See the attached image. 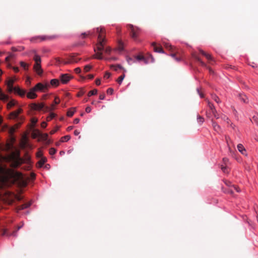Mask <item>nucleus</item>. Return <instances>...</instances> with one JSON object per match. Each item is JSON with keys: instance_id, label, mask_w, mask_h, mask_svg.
<instances>
[{"instance_id": "obj_39", "label": "nucleus", "mask_w": 258, "mask_h": 258, "mask_svg": "<svg viewBox=\"0 0 258 258\" xmlns=\"http://www.w3.org/2000/svg\"><path fill=\"white\" fill-rule=\"evenodd\" d=\"M85 93V90L84 89L82 88L80 90V91L78 92L77 94V96L81 97L83 96Z\"/></svg>"}, {"instance_id": "obj_13", "label": "nucleus", "mask_w": 258, "mask_h": 258, "mask_svg": "<svg viewBox=\"0 0 258 258\" xmlns=\"http://www.w3.org/2000/svg\"><path fill=\"white\" fill-rule=\"evenodd\" d=\"M151 45L153 47V49L155 52L164 53V51L162 47L160 45L157 46L156 42H152Z\"/></svg>"}, {"instance_id": "obj_9", "label": "nucleus", "mask_w": 258, "mask_h": 258, "mask_svg": "<svg viewBox=\"0 0 258 258\" xmlns=\"http://www.w3.org/2000/svg\"><path fill=\"white\" fill-rule=\"evenodd\" d=\"M72 78V76L68 74H62L59 77L60 82L62 84H67Z\"/></svg>"}, {"instance_id": "obj_40", "label": "nucleus", "mask_w": 258, "mask_h": 258, "mask_svg": "<svg viewBox=\"0 0 258 258\" xmlns=\"http://www.w3.org/2000/svg\"><path fill=\"white\" fill-rule=\"evenodd\" d=\"M56 114L53 113V112H51L50 113V115L49 116H48L47 118V121H49L51 119H53V118H54L55 116H56Z\"/></svg>"}, {"instance_id": "obj_24", "label": "nucleus", "mask_w": 258, "mask_h": 258, "mask_svg": "<svg viewBox=\"0 0 258 258\" xmlns=\"http://www.w3.org/2000/svg\"><path fill=\"white\" fill-rule=\"evenodd\" d=\"M136 59L138 61H143L145 63H148L147 59L143 55H139L136 56Z\"/></svg>"}, {"instance_id": "obj_19", "label": "nucleus", "mask_w": 258, "mask_h": 258, "mask_svg": "<svg viewBox=\"0 0 258 258\" xmlns=\"http://www.w3.org/2000/svg\"><path fill=\"white\" fill-rule=\"evenodd\" d=\"M237 149L239 151V152H240L243 155H245V156L247 155L246 151L244 147H243V146L242 144H239L237 145Z\"/></svg>"}, {"instance_id": "obj_35", "label": "nucleus", "mask_w": 258, "mask_h": 258, "mask_svg": "<svg viewBox=\"0 0 258 258\" xmlns=\"http://www.w3.org/2000/svg\"><path fill=\"white\" fill-rule=\"evenodd\" d=\"M97 93V89H94L93 90H91L89 91L88 93V96L90 97L92 95H96Z\"/></svg>"}, {"instance_id": "obj_8", "label": "nucleus", "mask_w": 258, "mask_h": 258, "mask_svg": "<svg viewBox=\"0 0 258 258\" xmlns=\"http://www.w3.org/2000/svg\"><path fill=\"white\" fill-rule=\"evenodd\" d=\"M48 86L49 85L47 84L44 85L41 83H37L33 88L35 89L36 91H40L45 92L48 90Z\"/></svg>"}, {"instance_id": "obj_22", "label": "nucleus", "mask_w": 258, "mask_h": 258, "mask_svg": "<svg viewBox=\"0 0 258 258\" xmlns=\"http://www.w3.org/2000/svg\"><path fill=\"white\" fill-rule=\"evenodd\" d=\"M200 52L204 56H205L209 60L212 61L213 60V57L211 56V55L207 53L205 51H204L203 50L200 49H199Z\"/></svg>"}, {"instance_id": "obj_46", "label": "nucleus", "mask_w": 258, "mask_h": 258, "mask_svg": "<svg viewBox=\"0 0 258 258\" xmlns=\"http://www.w3.org/2000/svg\"><path fill=\"white\" fill-rule=\"evenodd\" d=\"M104 49L105 53H106L107 54H109L111 51V49L109 47H107L105 49L104 48L103 50H104Z\"/></svg>"}, {"instance_id": "obj_28", "label": "nucleus", "mask_w": 258, "mask_h": 258, "mask_svg": "<svg viewBox=\"0 0 258 258\" xmlns=\"http://www.w3.org/2000/svg\"><path fill=\"white\" fill-rule=\"evenodd\" d=\"M47 159L45 157H42L41 159L38 161V163L40 167L42 166L46 162Z\"/></svg>"}, {"instance_id": "obj_54", "label": "nucleus", "mask_w": 258, "mask_h": 258, "mask_svg": "<svg viewBox=\"0 0 258 258\" xmlns=\"http://www.w3.org/2000/svg\"><path fill=\"white\" fill-rule=\"evenodd\" d=\"M110 76V74L108 73V72H106V73L105 74L104 76V78H105V79H108Z\"/></svg>"}, {"instance_id": "obj_27", "label": "nucleus", "mask_w": 258, "mask_h": 258, "mask_svg": "<svg viewBox=\"0 0 258 258\" xmlns=\"http://www.w3.org/2000/svg\"><path fill=\"white\" fill-rule=\"evenodd\" d=\"M212 125L214 130L219 132L220 130V126L215 121L212 120Z\"/></svg>"}, {"instance_id": "obj_18", "label": "nucleus", "mask_w": 258, "mask_h": 258, "mask_svg": "<svg viewBox=\"0 0 258 258\" xmlns=\"http://www.w3.org/2000/svg\"><path fill=\"white\" fill-rule=\"evenodd\" d=\"M22 111V109L21 108H19L16 111H13L10 113L11 117L12 118H16L18 117V115Z\"/></svg>"}, {"instance_id": "obj_63", "label": "nucleus", "mask_w": 258, "mask_h": 258, "mask_svg": "<svg viewBox=\"0 0 258 258\" xmlns=\"http://www.w3.org/2000/svg\"><path fill=\"white\" fill-rule=\"evenodd\" d=\"M13 70L14 71V72H15V73H17V72H19V68H18V67H13Z\"/></svg>"}, {"instance_id": "obj_5", "label": "nucleus", "mask_w": 258, "mask_h": 258, "mask_svg": "<svg viewBox=\"0 0 258 258\" xmlns=\"http://www.w3.org/2000/svg\"><path fill=\"white\" fill-rule=\"evenodd\" d=\"M127 27L131 30L130 34L132 37L134 39H136L140 31V28L135 27L132 24L127 25Z\"/></svg>"}, {"instance_id": "obj_7", "label": "nucleus", "mask_w": 258, "mask_h": 258, "mask_svg": "<svg viewBox=\"0 0 258 258\" xmlns=\"http://www.w3.org/2000/svg\"><path fill=\"white\" fill-rule=\"evenodd\" d=\"M81 59L80 58L77 57L75 54L71 55L66 60H62L61 62L65 64L69 63H77Z\"/></svg>"}, {"instance_id": "obj_37", "label": "nucleus", "mask_w": 258, "mask_h": 258, "mask_svg": "<svg viewBox=\"0 0 258 258\" xmlns=\"http://www.w3.org/2000/svg\"><path fill=\"white\" fill-rule=\"evenodd\" d=\"M124 77H125V75L123 74L117 79L116 81L117 82V83L118 84H121V83H122Z\"/></svg>"}, {"instance_id": "obj_53", "label": "nucleus", "mask_w": 258, "mask_h": 258, "mask_svg": "<svg viewBox=\"0 0 258 258\" xmlns=\"http://www.w3.org/2000/svg\"><path fill=\"white\" fill-rule=\"evenodd\" d=\"M171 55L172 56V57H173L175 60H176L177 61H179L180 60V58H179L178 57H177L176 56V54L175 53H172L171 54Z\"/></svg>"}, {"instance_id": "obj_11", "label": "nucleus", "mask_w": 258, "mask_h": 258, "mask_svg": "<svg viewBox=\"0 0 258 258\" xmlns=\"http://www.w3.org/2000/svg\"><path fill=\"white\" fill-rule=\"evenodd\" d=\"M35 89L34 88L30 89L29 92L27 94V97L31 99L36 98L37 97V95L35 93Z\"/></svg>"}, {"instance_id": "obj_45", "label": "nucleus", "mask_w": 258, "mask_h": 258, "mask_svg": "<svg viewBox=\"0 0 258 258\" xmlns=\"http://www.w3.org/2000/svg\"><path fill=\"white\" fill-rule=\"evenodd\" d=\"M92 68V67L90 65H87L86 66L84 67V71L85 72H89L90 69Z\"/></svg>"}, {"instance_id": "obj_52", "label": "nucleus", "mask_w": 258, "mask_h": 258, "mask_svg": "<svg viewBox=\"0 0 258 258\" xmlns=\"http://www.w3.org/2000/svg\"><path fill=\"white\" fill-rule=\"evenodd\" d=\"M60 102L59 99L58 97H55L54 100V104H58Z\"/></svg>"}, {"instance_id": "obj_25", "label": "nucleus", "mask_w": 258, "mask_h": 258, "mask_svg": "<svg viewBox=\"0 0 258 258\" xmlns=\"http://www.w3.org/2000/svg\"><path fill=\"white\" fill-rule=\"evenodd\" d=\"M30 203H25L22 205H20L17 207L18 210H22L24 209H26L28 208L30 206Z\"/></svg>"}, {"instance_id": "obj_57", "label": "nucleus", "mask_w": 258, "mask_h": 258, "mask_svg": "<svg viewBox=\"0 0 258 258\" xmlns=\"http://www.w3.org/2000/svg\"><path fill=\"white\" fill-rule=\"evenodd\" d=\"M47 126V123L45 121H43L41 124V126L42 127V128H45Z\"/></svg>"}, {"instance_id": "obj_43", "label": "nucleus", "mask_w": 258, "mask_h": 258, "mask_svg": "<svg viewBox=\"0 0 258 258\" xmlns=\"http://www.w3.org/2000/svg\"><path fill=\"white\" fill-rule=\"evenodd\" d=\"M7 88L8 91L10 93L12 92L13 91L15 92V87H14L13 86H8Z\"/></svg>"}, {"instance_id": "obj_38", "label": "nucleus", "mask_w": 258, "mask_h": 258, "mask_svg": "<svg viewBox=\"0 0 258 258\" xmlns=\"http://www.w3.org/2000/svg\"><path fill=\"white\" fill-rule=\"evenodd\" d=\"M33 59L35 61V62H37V63L38 62H41V58L39 55L37 54H35Z\"/></svg>"}, {"instance_id": "obj_60", "label": "nucleus", "mask_w": 258, "mask_h": 258, "mask_svg": "<svg viewBox=\"0 0 258 258\" xmlns=\"http://www.w3.org/2000/svg\"><path fill=\"white\" fill-rule=\"evenodd\" d=\"M95 83L97 85H100L101 84V81L99 79H97L96 80Z\"/></svg>"}, {"instance_id": "obj_49", "label": "nucleus", "mask_w": 258, "mask_h": 258, "mask_svg": "<svg viewBox=\"0 0 258 258\" xmlns=\"http://www.w3.org/2000/svg\"><path fill=\"white\" fill-rule=\"evenodd\" d=\"M111 68H113L114 70L115 71L117 70L118 69H122V67L119 64L116 65V66H112Z\"/></svg>"}, {"instance_id": "obj_2", "label": "nucleus", "mask_w": 258, "mask_h": 258, "mask_svg": "<svg viewBox=\"0 0 258 258\" xmlns=\"http://www.w3.org/2000/svg\"><path fill=\"white\" fill-rule=\"evenodd\" d=\"M96 32L98 33V43L96 48L94 49L96 51V49L98 51H102L104 49V43L105 42V30L103 27H97L96 29Z\"/></svg>"}, {"instance_id": "obj_61", "label": "nucleus", "mask_w": 258, "mask_h": 258, "mask_svg": "<svg viewBox=\"0 0 258 258\" xmlns=\"http://www.w3.org/2000/svg\"><path fill=\"white\" fill-rule=\"evenodd\" d=\"M105 94H100V95H99V99H100V100H103V99H104V98H105Z\"/></svg>"}, {"instance_id": "obj_33", "label": "nucleus", "mask_w": 258, "mask_h": 258, "mask_svg": "<svg viewBox=\"0 0 258 258\" xmlns=\"http://www.w3.org/2000/svg\"><path fill=\"white\" fill-rule=\"evenodd\" d=\"M239 97V99L242 101H243L244 103L247 102V98L246 96L245 95L240 94Z\"/></svg>"}, {"instance_id": "obj_58", "label": "nucleus", "mask_w": 258, "mask_h": 258, "mask_svg": "<svg viewBox=\"0 0 258 258\" xmlns=\"http://www.w3.org/2000/svg\"><path fill=\"white\" fill-rule=\"evenodd\" d=\"M86 112L87 113H89L91 112V108L90 106H87L86 108V110H85Z\"/></svg>"}, {"instance_id": "obj_59", "label": "nucleus", "mask_w": 258, "mask_h": 258, "mask_svg": "<svg viewBox=\"0 0 258 258\" xmlns=\"http://www.w3.org/2000/svg\"><path fill=\"white\" fill-rule=\"evenodd\" d=\"M90 32H88V33H83L81 35L82 36V38H85L86 36H87L88 35L90 34Z\"/></svg>"}, {"instance_id": "obj_55", "label": "nucleus", "mask_w": 258, "mask_h": 258, "mask_svg": "<svg viewBox=\"0 0 258 258\" xmlns=\"http://www.w3.org/2000/svg\"><path fill=\"white\" fill-rule=\"evenodd\" d=\"M75 72L76 74H79L81 72V70L80 68H77L75 69Z\"/></svg>"}, {"instance_id": "obj_6", "label": "nucleus", "mask_w": 258, "mask_h": 258, "mask_svg": "<svg viewBox=\"0 0 258 258\" xmlns=\"http://www.w3.org/2000/svg\"><path fill=\"white\" fill-rule=\"evenodd\" d=\"M24 162V159L21 158L19 153L13 157V164L15 167H17Z\"/></svg>"}, {"instance_id": "obj_20", "label": "nucleus", "mask_w": 258, "mask_h": 258, "mask_svg": "<svg viewBox=\"0 0 258 258\" xmlns=\"http://www.w3.org/2000/svg\"><path fill=\"white\" fill-rule=\"evenodd\" d=\"M17 104V101L14 99H11L7 105V107L8 109H10L12 107H14Z\"/></svg>"}, {"instance_id": "obj_64", "label": "nucleus", "mask_w": 258, "mask_h": 258, "mask_svg": "<svg viewBox=\"0 0 258 258\" xmlns=\"http://www.w3.org/2000/svg\"><path fill=\"white\" fill-rule=\"evenodd\" d=\"M79 121H80V119H79V118H75V119H74V123H75V124H77V123H78L79 122Z\"/></svg>"}, {"instance_id": "obj_47", "label": "nucleus", "mask_w": 258, "mask_h": 258, "mask_svg": "<svg viewBox=\"0 0 258 258\" xmlns=\"http://www.w3.org/2000/svg\"><path fill=\"white\" fill-rule=\"evenodd\" d=\"M0 177H23L22 174L20 173H17V175L16 176H0Z\"/></svg>"}, {"instance_id": "obj_21", "label": "nucleus", "mask_w": 258, "mask_h": 258, "mask_svg": "<svg viewBox=\"0 0 258 258\" xmlns=\"http://www.w3.org/2000/svg\"><path fill=\"white\" fill-rule=\"evenodd\" d=\"M228 159L227 158H224L223 159V162L225 164V166L224 165H221V170L224 172H227V169L226 168V164H227V163L228 162Z\"/></svg>"}, {"instance_id": "obj_51", "label": "nucleus", "mask_w": 258, "mask_h": 258, "mask_svg": "<svg viewBox=\"0 0 258 258\" xmlns=\"http://www.w3.org/2000/svg\"><path fill=\"white\" fill-rule=\"evenodd\" d=\"M107 93L109 94H112L113 93V89L112 88H108L107 90Z\"/></svg>"}, {"instance_id": "obj_16", "label": "nucleus", "mask_w": 258, "mask_h": 258, "mask_svg": "<svg viewBox=\"0 0 258 258\" xmlns=\"http://www.w3.org/2000/svg\"><path fill=\"white\" fill-rule=\"evenodd\" d=\"M15 92L20 95L21 97H24L26 94V91L20 89L19 87H16L15 89Z\"/></svg>"}, {"instance_id": "obj_23", "label": "nucleus", "mask_w": 258, "mask_h": 258, "mask_svg": "<svg viewBox=\"0 0 258 258\" xmlns=\"http://www.w3.org/2000/svg\"><path fill=\"white\" fill-rule=\"evenodd\" d=\"M0 100L5 102L9 100V96L0 91Z\"/></svg>"}, {"instance_id": "obj_15", "label": "nucleus", "mask_w": 258, "mask_h": 258, "mask_svg": "<svg viewBox=\"0 0 258 258\" xmlns=\"http://www.w3.org/2000/svg\"><path fill=\"white\" fill-rule=\"evenodd\" d=\"M36 137H38L42 140L46 141L48 138V135L47 134H43L40 133L39 131H37L34 137L35 138Z\"/></svg>"}, {"instance_id": "obj_31", "label": "nucleus", "mask_w": 258, "mask_h": 258, "mask_svg": "<svg viewBox=\"0 0 258 258\" xmlns=\"http://www.w3.org/2000/svg\"><path fill=\"white\" fill-rule=\"evenodd\" d=\"M20 64L22 68H23L25 70H28L29 68V64L28 63H25L24 61H20Z\"/></svg>"}, {"instance_id": "obj_1", "label": "nucleus", "mask_w": 258, "mask_h": 258, "mask_svg": "<svg viewBox=\"0 0 258 258\" xmlns=\"http://www.w3.org/2000/svg\"><path fill=\"white\" fill-rule=\"evenodd\" d=\"M29 178H0V189H3L13 186L20 188L26 186ZM34 179V178H31Z\"/></svg>"}, {"instance_id": "obj_26", "label": "nucleus", "mask_w": 258, "mask_h": 258, "mask_svg": "<svg viewBox=\"0 0 258 258\" xmlns=\"http://www.w3.org/2000/svg\"><path fill=\"white\" fill-rule=\"evenodd\" d=\"M208 107L211 109L212 113H216V110L215 109L214 106L213 105V104L212 103H211L209 101H208Z\"/></svg>"}, {"instance_id": "obj_4", "label": "nucleus", "mask_w": 258, "mask_h": 258, "mask_svg": "<svg viewBox=\"0 0 258 258\" xmlns=\"http://www.w3.org/2000/svg\"><path fill=\"white\" fill-rule=\"evenodd\" d=\"M58 38V36L56 35H43V36H38L32 37L30 39V41L33 42H36L37 41H46V40H51L53 39H55Z\"/></svg>"}, {"instance_id": "obj_29", "label": "nucleus", "mask_w": 258, "mask_h": 258, "mask_svg": "<svg viewBox=\"0 0 258 258\" xmlns=\"http://www.w3.org/2000/svg\"><path fill=\"white\" fill-rule=\"evenodd\" d=\"M76 111L75 108H72L70 109L67 112V116L69 117H72Z\"/></svg>"}, {"instance_id": "obj_32", "label": "nucleus", "mask_w": 258, "mask_h": 258, "mask_svg": "<svg viewBox=\"0 0 258 258\" xmlns=\"http://www.w3.org/2000/svg\"><path fill=\"white\" fill-rule=\"evenodd\" d=\"M70 139H71V136L70 135H67V136L61 137L60 139V141L61 142H67L69 140H70Z\"/></svg>"}, {"instance_id": "obj_62", "label": "nucleus", "mask_w": 258, "mask_h": 258, "mask_svg": "<svg viewBox=\"0 0 258 258\" xmlns=\"http://www.w3.org/2000/svg\"><path fill=\"white\" fill-rule=\"evenodd\" d=\"M212 114H213V115L214 116V117H215L216 118H217V119H218V118H219L220 117L219 115L217 113V112H216V113H212Z\"/></svg>"}, {"instance_id": "obj_34", "label": "nucleus", "mask_w": 258, "mask_h": 258, "mask_svg": "<svg viewBox=\"0 0 258 258\" xmlns=\"http://www.w3.org/2000/svg\"><path fill=\"white\" fill-rule=\"evenodd\" d=\"M94 57L96 58L99 59H103L102 53L101 52H97L95 54V55L94 56Z\"/></svg>"}, {"instance_id": "obj_12", "label": "nucleus", "mask_w": 258, "mask_h": 258, "mask_svg": "<svg viewBox=\"0 0 258 258\" xmlns=\"http://www.w3.org/2000/svg\"><path fill=\"white\" fill-rule=\"evenodd\" d=\"M34 69L38 75H41L42 74L43 71L41 68V62H38V63L35 62L34 66Z\"/></svg>"}, {"instance_id": "obj_48", "label": "nucleus", "mask_w": 258, "mask_h": 258, "mask_svg": "<svg viewBox=\"0 0 258 258\" xmlns=\"http://www.w3.org/2000/svg\"><path fill=\"white\" fill-rule=\"evenodd\" d=\"M14 80L13 79H10L8 81L7 85L8 86H13Z\"/></svg>"}, {"instance_id": "obj_42", "label": "nucleus", "mask_w": 258, "mask_h": 258, "mask_svg": "<svg viewBox=\"0 0 258 258\" xmlns=\"http://www.w3.org/2000/svg\"><path fill=\"white\" fill-rule=\"evenodd\" d=\"M197 120L198 122H199L200 124H202L204 121V118L201 116H198Z\"/></svg>"}, {"instance_id": "obj_17", "label": "nucleus", "mask_w": 258, "mask_h": 258, "mask_svg": "<svg viewBox=\"0 0 258 258\" xmlns=\"http://www.w3.org/2000/svg\"><path fill=\"white\" fill-rule=\"evenodd\" d=\"M15 92L20 95L21 97H24L26 94V91L20 89L19 87H16L15 89Z\"/></svg>"}, {"instance_id": "obj_41", "label": "nucleus", "mask_w": 258, "mask_h": 258, "mask_svg": "<svg viewBox=\"0 0 258 258\" xmlns=\"http://www.w3.org/2000/svg\"><path fill=\"white\" fill-rule=\"evenodd\" d=\"M54 104H52L51 106L50 107H45V110L46 111H52V110H53L54 109H55V107H54Z\"/></svg>"}, {"instance_id": "obj_3", "label": "nucleus", "mask_w": 258, "mask_h": 258, "mask_svg": "<svg viewBox=\"0 0 258 258\" xmlns=\"http://www.w3.org/2000/svg\"><path fill=\"white\" fill-rule=\"evenodd\" d=\"M4 194L5 195V198L10 204H12L15 200L20 201L22 199L20 196L11 191L6 190Z\"/></svg>"}, {"instance_id": "obj_56", "label": "nucleus", "mask_w": 258, "mask_h": 258, "mask_svg": "<svg viewBox=\"0 0 258 258\" xmlns=\"http://www.w3.org/2000/svg\"><path fill=\"white\" fill-rule=\"evenodd\" d=\"M58 127H57V128H55V129H53L52 130H51L50 132V134L51 135H52V134H54L56 132H57V131L58 130Z\"/></svg>"}, {"instance_id": "obj_36", "label": "nucleus", "mask_w": 258, "mask_h": 258, "mask_svg": "<svg viewBox=\"0 0 258 258\" xmlns=\"http://www.w3.org/2000/svg\"><path fill=\"white\" fill-rule=\"evenodd\" d=\"M212 98L217 103H219L221 102L220 99L217 95L215 94L212 95Z\"/></svg>"}, {"instance_id": "obj_50", "label": "nucleus", "mask_w": 258, "mask_h": 258, "mask_svg": "<svg viewBox=\"0 0 258 258\" xmlns=\"http://www.w3.org/2000/svg\"><path fill=\"white\" fill-rule=\"evenodd\" d=\"M164 46L169 50H172L173 49V46L168 43H165Z\"/></svg>"}, {"instance_id": "obj_10", "label": "nucleus", "mask_w": 258, "mask_h": 258, "mask_svg": "<svg viewBox=\"0 0 258 258\" xmlns=\"http://www.w3.org/2000/svg\"><path fill=\"white\" fill-rule=\"evenodd\" d=\"M30 108L34 110H41L44 108V104L43 103H31L30 104Z\"/></svg>"}, {"instance_id": "obj_44", "label": "nucleus", "mask_w": 258, "mask_h": 258, "mask_svg": "<svg viewBox=\"0 0 258 258\" xmlns=\"http://www.w3.org/2000/svg\"><path fill=\"white\" fill-rule=\"evenodd\" d=\"M56 150L53 148H51L49 149V153L51 155H53L55 154Z\"/></svg>"}, {"instance_id": "obj_14", "label": "nucleus", "mask_w": 258, "mask_h": 258, "mask_svg": "<svg viewBox=\"0 0 258 258\" xmlns=\"http://www.w3.org/2000/svg\"><path fill=\"white\" fill-rule=\"evenodd\" d=\"M192 57L195 59L196 60H197L198 62H199V63H200V64L204 67H207V65L202 60V59L197 55V54H196V53L195 52H192Z\"/></svg>"}, {"instance_id": "obj_30", "label": "nucleus", "mask_w": 258, "mask_h": 258, "mask_svg": "<svg viewBox=\"0 0 258 258\" xmlns=\"http://www.w3.org/2000/svg\"><path fill=\"white\" fill-rule=\"evenodd\" d=\"M59 80H57V79H52L51 81H50V84L52 85V86H58V85H59Z\"/></svg>"}]
</instances>
